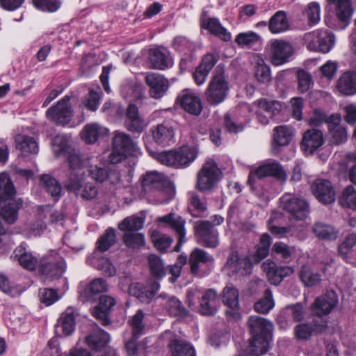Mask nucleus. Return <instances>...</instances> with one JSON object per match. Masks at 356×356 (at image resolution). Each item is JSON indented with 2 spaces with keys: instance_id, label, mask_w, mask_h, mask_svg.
I'll list each match as a JSON object with an SVG mask.
<instances>
[{
  "instance_id": "nucleus-1",
  "label": "nucleus",
  "mask_w": 356,
  "mask_h": 356,
  "mask_svg": "<svg viewBox=\"0 0 356 356\" xmlns=\"http://www.w3.org/2000/svg\"><path fill=\"white\" fill-rule=\"evenodd\" d=\"M155 159L161 163L175 168H182L189 165L197 157L193 148L182 146L178 149L156 153Z\"/></svg>"
},
{
  "instance_id": "nucleus-2",
  "label": "nucleus",
  "mask_w": 356,
  "mask_h": 356,
  "mask_svg": "<svg viewBox=\"0 0 356 356\" xmlns=\"http://www.w3.org/2000/svg\"><path fill=\"white\" fill-rule=\"evenodd\" d=\"M229 90V86L224 69L218 66L205 91L206 99L211 105H218L225 101Z\"/></svg>"
},
{
  "instance_id": "nucleus-3",
  "label": "nucleus",
  "mask_w": 356,
  "mask_h": 356,
  "mask_svg": "<svg viewBox=\"0 0 356 356\" xmlns=\"http://www.w3.org/2000/svg\"><path fill=\"white\" fill-rule=\"evenodd\" d=\"M194 234L199 245L211 249L216 248L219 245V233L213 223L209 220L195 222Z\"/></svg>"
},
{
  "instance_id": "nucleus-4",
  "label": "nucleus",
  "mask_w": 356,
  "mask_h": 356,
  "mask_svg": "<svg viewBox=\"0 0 356 356\" xmlns=\"http://www.w3.org/2000/svg\"><path fill=\"white\" fill-rule=\"evenodd\" d=\"M282 209L287 212L290 218L297 220L305 219L309 213L307 200L291 193H285L280 198Z\"/></svg>"
},
{
  "instance_id": "nucleus-5",
  "label": "nucleus",
  "mask_w": 356,
  "mask_h": 356,
  "mask_svg": "<svg viewBox=\"0 0 356 356\" xmlns=\"http://www.w3.org/2000/svg\"><path fill=\"white\" fill-rule=\"evenodd\" d=\"M213 257L199 248H195L189 255L188 264L191 273L197 277H202L207 275L213 264Z\"/></svg>"
},
{
  "instance_id": "nucleus-6",
  "label": "nucleus",
  "mask_w": 356,
  "mask_h": 356,
  "mask_svg": "<svg viewBox=\"0 0 356 356\" xmlns=\"http://www.w3.org/2000/svg\"><path fill=\"white\" fill-rule=\"evenodd\" d=\"M220 170L216 163L208 160L197 173L196 188L201 192L211 191L220 180Z\"/></svg>"
},
{
  "instance_id": "nucleus-7",
  "label": "nucleus",
  "mask_w": 356,
  "mask_h": 356,
  "mask_svg": "<svg viewBox=\"0 0 356 356\" xmlns=\"http://www.w3.org/2000/svg\"><path fill=\"white\" fill-rule=\"evenodd\" d=\"M70 97L65 96L54 106H51L46 112L47 119L51 120L57 125H65L68 124L73 115Z\"/></svg>"
},
{
  "instance_id": "nucleus-8",
  "label": "nucleus",
  "mask_w": 356,
  "mask_h": 356,
  "mask_svg": "<svg viewBox=\"0 0 356 356\" xmlns=\"http://www.w3.org/2000/svg\"><path fill=\"white\" fill-rule=\"evenodd\" d=\"M66 265L63 259H56L52 256L43 257L39 261V273L44 281L60 278L65 270Z\"/></svg>"
},
{
  "instance_id": "nucleus-9",
  "label": "nucleus",
  "mask_w": 356,
  "mask_h": 356,
  "mask_svg": "<svg viewBox=\"0 0 356 356\" xmlns=\"http://www.w3.org/2000/svg\"><path fill=\"white\" fill-rule=\"evenodd\" d=\"M51 144L56 156H58L63 153L67 154V162L70 168L72 171L79 170L82 168L83 160L82 159L79 151L67 147V143L63 136H56L52 140Z\"/></svg>"
},
{
  "instance_id": "nucleus-10",
  "label": "nucleus",
  "mask_w": 356,
  "mask_h": 356,
  "mask_svg": "<svg viewBox=\"0 0 356 356\" xmlns=\"http://www.w3.org/2000/svg\"><path fill=\"white\" fill-rule=\"evenodd\" d=\"M327 330V321L322 319H313L309 322L297 325L294 328V334L298 340H309L312 335L325 333Z\"/></svg>"
},
{
  "instance_id": "nucleus-11",
  "label": "nucleus",
  "mask_w": 356,
  "mask_h": 356,
  "mask_svg": "<svg viewBox=\"0 0 356 356\" xmlns=\"http://www.w3.org/2000/svg\"><path fill=\"white\" fill-rule=\"evenodd\" d=\"M253 264L251 258H240L237 252L232 251L227 257L225 268L230 275L244 276L251 273Z\"/></svg>"
},
{
  "instance_id": "nucleus-12",
  "label": "nucleus",
  "mask_w": 356,
  "mask_h": 356,
  "mask_svg": "<svg viewBox=\"0 0 356 356\" xmlns=\"http://www.w3.org/2000/svg\"><path fill=\"white\" fill-rule=\"evenodd\" d=\"M156 221L159 223L163 224L165 227L171 228L177 234L178 241L174 250L179 252L181 245L186 241L185 220L180 216L171 212L167 215L159 217Z\"/></svg>"
},
{
  "instance_id": "nucleus-13",
  "label": "nucleus",
  "mask_w": 356,
  "mask_h": 356,
  "mask_svg": "<svg viewBox=\"0 0 356 356\" xmlns=\"http://www.w3.org/2000/svg\"><path fill=\"white\" fill-rule=\"evenodd\" d=\"M337 304V294L333 291H329L314 300L311 305V311L313 315L321 317L329 314Z\"/></svg>"
},
{
  "instance_id": "nucleus-14",
  "label": "nucleus",
  "mask_w": 356,
  "mask_h": 356,
  "mask_svg": "<svg viewBox=\"0 0 356 356\" xmlns=\"http://www.w3.org/2000/svg\"><path fill=\"white\" fill-rule=\"evenodd\" d=\"M270 47V60L275 66L287 63L294 52L291 44L282 40H272Z\"/></svg>"
},
{
  "instance_id": "nucleus-15",
  "label": "nucleus",
  "mask_w": 356,
  "mask_h": 356,
  "mask_svg": "<svg viewBox=\"0 0 356 356\" xmlns=\"http://www.w3.org/2000/svg\"><path fill=\"white\" fill-rule=\"evenodd\" d=\"M306 38L309 40V47L311 49L323 53L328 52L334 42V37L332 33L319 30L307 34Z\"/></svg>"
},
{
  "instance_id": "nucleus-16",
  "label": "nucleus",
  "mask_w": 356,
  "mask_h": 356,
  "mask_svg": "<svg viewBox=\"0 0 356 356\" xmlns=\"http://www.w3.org/2000/svg\"><path fill=\"white\" fill-rule=\"evenodd\" d=\"M311 190L315 197L324 204H330L335 201L334 189L327 179H316L312 184Z\"/></svg>"
},
{
  "instance_id": "nucleus-17",
  "label": "nucleus",
  "mask_w": 356,
  "mask_h": 356,
  "mask_svg": "<svg viewBox=\"0 0 356 356\" xmlns=\"http://www.w3.org/2000/svg\"><path fill=\"white\" fill-rule=\"evenodd\" d=\"M177 102L187 113L199 115L202 111L201 99L189 89H185L179 95Z\"/></svg>"
},
{
  "instance_id": "nucleus-18",
  "label": "nucleus",
  "mask_w": 356,
  "mask_h": 356,
  "mask_svg": "<svg viewBox=\"0 0 356 356\" xmlns=\"http://www.w3.org/2000/svg\"><path fill=\"white\" fill-rule=\"evenodd\" d=\"M261 268L266 273L269 282L274 285L280 284L284 277L292 275L294 272L291 266H277L270 259L264 261Z\"/></svg>"
},
{
  "instance_id": "nucleus-19",
  "label": "nucleus",
  "mask_w": 356,
  "mask_h": 356,
  "mask_svg": "<svg viewBox=\"0 0 356 356\" xmlns=\"http://www.w3.org/2000/svg\"><path fill=\"white\" fill-rule=\"evenodd\" d=\"M324 144L323 132L317 129L307 130L301 142V149L306 155H311Z\"/></svg>"
},
{
  "instance_id": "nucleus-20",
  "label": "nucleus",
  "mask_w": 356,
  "mask_h": 356,
  "mask_svg": "<svg viewBox=\"0 0 356 356\" xmlns=\"http://www.w3.org/2000/svg\"><path fill=\"white\" fill-rule=\"evenodd\" d=\"M239 293L233 285L226 286L222 291V302L229 307L225 314L234 319H240Z\"/></svg>"
},
{
  "instance_id": "nucleus-21",
  "label": "nucleus",
  "mask_w": 356,
  "mask_h": 356,
  "mask_svg": "<svg viewBox=\"0 0 356 356\" xmlns=\"http://www.w3.org/2000/svg\"><path fill=\"white\" fill-rule=\"evenodd\" d=\"M145 83L149 86V93L154 99H160L169 88V81L163 75L158 73H148L145 76Z\"/></svg>"
},
{
  "instance_id": "nucleus-22",
  "label": "nucleus",
  "mask_w": 356,
  "mask_h": 356,
  "mask_svg": "<svg viewBox=\"0 0 356 356\" xmlns=\"http://www.w3.org/2000/svg\"><path fill=\"white\" fill-rule=\"evenodd\" d=\"M159 283L156 281H153L147 286H143L140 283H131L129 287V293L131 296H135L140 302L148 303L149 302L159 289Z\"/></svg>"
},
{
  "instance_id": "nucleus-23",
  "label": "nucleus",
  "mask_w": 356,
  "mask_h": 356,
  "mask_svg": "<svg viewBox=\"0 0 356 356\" xmlns=\"http://www.w3.org/2000/svg\"><path fill=\"white\" fill-rule=\"evenodd\" d=\"M250 332L253 337H272L273 324L267 319L250 316L248 321Z\"/></svg>"
},
{
  "instance_id": "nucleus-24",
  "label": "nucleus",
  "mask_w": 356,
  "mask_h": 356,
  "mask_svg": "<svg viewBox=\"0 0 356 356\" xmlns=\"http://www.w3.org/2000/svg\"><path fill=\"white\" fill-rule=\"evenodd\" d=\"M327 1L329 9L334 13L336 17L345 24L349 23L353 13L351 0Z\"/></svg>"
},
{
  "instance_id": "nucleus-25",
  "label": "nucleus",
  "mask_w": 356,
  "mask_h": 356,
  "mask_svg": "<svg viewBox=\"0 0 356 356\" xmlns=\"http://www.w3.org/2000/svg\"><path fill=\"white\" fill-rule=\"evenodd\" d=\"M220 305L218 293L213 289L204 291L200 299V312L204 316H214Z\"/></svg>"
},
{
  "instance_id": "nucleus-26",
  "label": "nucleus",
  "mask_w": 356,
  "mask_h": 356,
  "mask_svg": "<svg viewBox=\"0 0 356 356\" xmlns=\"http://www.w3.org/2000/svg\"><path fill=\"white\" fill-rule=\"evenodd\" d=\"M11 257L23 268L29 271L34 270L38 264L37 257L33 255L24 244L17 246L14 250Z\"/></svg>"
},
{
  "instance_id": "nucleus-27",
  "label": "nucleus",
  "mask_w": 356,
  "mask_h": 356,
  "mask_svg": "<svg viewBox=\"0 0 356 356\" xmlns=\"http://www.w3.org/2000/svg\"><path fill=\"white\" fill-rule=\"evenodd\" d=\"M124 125L128 131L141 134L145 129L144 119L139 115L138 107L131 104L127 109Z\"/></svg>"
},
{
  "instance_id": "nucleus-28",
  "label": "nucleus",
  "mask_w": 356,
  "mask_h": 356,
  "mask_svg": "<svg viewBox=\"0 0 356 356\" xmlns=\"http://www.w3.org/2000/svg\"><path fill=\"white\" fill-rule=\"evenodd\" d=\"M115 298L110 296H102L99 304L94 308L93 315L103 325H108L111 321L108 314L111 309L115 305Z\"/></svg>"
},
{
  "instance_id": "nucleus-29",
  "label": "nucleus",
  "mask_w": 356,
  "mask_h": 356,
  "mask_svg": "<svg viewBox=\"0 0 356 356\" xmlns=\"http://www.w3.org/2000/svg\"><path fill=\"white\" fill-rule=\"evenodd\" d=\"M108 290V284L105 280L97 278L93 280L86 287L80 292L79 300L84 302H93L96 296Z\"/></svg>"
},
{
  "instance_id": "nucleus-30",
  "label": "nucleus",
  "mask_w": 356,
  "mask_h": 356,
  "mask_svg": "<svg viewBox=\"0 0 356 356\" xmlns=\"http://www.w3.org/2000/svg\"><path fill=\"white\" fill-rule=\"evenodd\" d=\"M153 140L158 145H167L173 140L175 131L168 122L164 121L151 129Z\"/></svg>"
},
{
  "instance_id": "nucleus-31",
  "label": "nucleus",
  "mask_w": 356,
  "mask_h": 356,
  "mask_svg": "<svg viewBox=\"0 0 356 356\" xmlns=\"http://www.w3.org/2000/svg\"><path fill=\"white\" fill-rule=\"evenodd\" d=\"M168 184L164 174L154 171L146 173L143 180V188L145 192L153 190L163 191Z\"/></svg>"
},
{
  "instance_id": "nucleus-32",
  "label": "nucleus",
  "mask_w": 356,
  "mask_h": 356,
  "mask_svg": "<svg viewBox=\"0 0 356 356\" xmlns=\"http://www.w3.org/2000/svg\"><path fill=\"white\" fill-rule=\"evenodd\" d=\"M159 297L165 300L164 307L170 316L179 318H185L189 316V312L175 296H169L166 293H161Z\"/></svg>"
},
{
  "instance_id": "nucleus-33",
  "label": "nucleus",
  "mask_w": 356,
  "mask_h": 356,
  "mask_svg": "<svg viewBox=\"0 0 356 356\" xmlns=\"http://www.w3.org/2000/svg\"><path fill=\"white\" fill-rule=\"evenodd\" d=\"M260 178L272 176L282 181L286 179V174L278 162L268 161L257 168Z\"/></svg>"
},
{
  "instance_id": "nucleus-34",
  "label": "nucleus",
  "mask_w": 356,
  "mask_h": 356,
  "mask_svg": "<svg viewBox=\"0 0 356 356\" xmlns=\"http://www.w3.org/2000/svg\"><path fill=\"white\" fill-rule=\"evenodd\" d=\"M202 26L208 30L211 34L220 38L225 42L230 41L232 36L227 29L222 26L218 19L208 17L202 22Z\"/></svg>"
},
{
  "instance_id": "nucleus-35",
  "label": "nucleus",
  "mask_w": 356,
  "mask_h": 356,
  "mask_svg": "<svg viewBox=\"0 0 356 356\" xmlns=\"http://www.w3.org/2000/svg\"><path fill=\"white\" fill-rule=\"evenodd\" d=\"M108 134V129L98 123L86 124L81 131V138L88 144H93L99 138Z\"/></svg>"
},
{
  "instance_id": "nucleus-36",
  "label": "nucleus",
  "mask_w": 356,
  "mask_h": 356,
  "mask_svg": "<svg viewBox=\"0 0 356 356\" xmlns=\"http://www.w3.org/2000/svg\"><path fill=\"white\" fill-rule=\"evenodd\" d=\"M337 88L344 95L356 94V72H344L337 81Z\"/></svg>"
},
{
  "instance_id": "nucleus-37",
  "label": "nucleus",
  "mask_w": 356,
  "mask_h": 356,
  "mask_svg": "<svg viewBox=\"0 0 356 356\" xmlns=\"http://www.w3.org/2000/svg\"><path fill=\"white\" fill-rule=\"evenodd\" d=\"M92 178L98 182H103L109 179L111 183L118 182L120 179V173L115 170L98 167L97 165L91 166L89 170Z\"/></svg>"
},
{
  "instance_id": "nucleus-38",
  "label": "nucleus",
  "mask_w": 356,
  "mask_h": 356,
  "mask_svg": "<svg viewBox=\"0 0 356 356\" xmlns=\"http://www.w3.org/2000/svg\"><path fill=\"white\" fill-rule=\"evenodd\" d=\"M113 147L115 149H119L127 154H130L136 149V143L129 135L116 131L113 138Z\"/></svg>"
},
{
  "instance_id": "nucleus-39",
  "label": "nucleus",
  "mask_w": 356,
  "mask_h": 356,
  "mask_svg": "<svg viewBox=\"0 0 356 356\" xmlns=\"http://www.w3.org/2000/svg\"><path fill=\"white\" fill-rule=\"evenodd\" d=\"M86 341L90 348L99 351L106 346L110 341V337L103 330L98 329L88 335Z\"/></svg>"
},
{
  "instance_id": "nucleus-40",
  "label": "nucleus",
  "mask_w": 356,
  "mask_h": 356,
  "mask_svg": "<svg viewBox=\"0 0 356 356\" xmlns=\"http://www.w3.org/2000/svg\"><path fill=\"white\" fill-rule=\"evenodd\" d=\"M271 243L272 238L268 234L264 233L261 236L256 250L250 257L254 264H259L268 255Z\"/></svg>"
},
{
  "instance_id": "nucleus-41",
  "label": "nucleus",
  "mask_w": 356,
  "mask_h": 356,
  "mask_svg": "<svg viewBox=\"0 0 356 356\" xmlns=\"http://www.w3.org/2000/svg\"><path fill=\"white\" fill-rule=\"evenodd\" d=\"M289 24L284 11L276 12L268 22V29L272 33H280L289 29Z\"/></svg>"
},
{
  "instance_id": "nucleus-42",
  "label": "nucleus",
  "mask_w": 356,
  "mask_h": 356,
  "mask_svg": "<svg viewBox=\"0 0 356 356\" xmlns=\"http://www.w3.org/2000/svg\"><path fill=\"white\" fill-rule=\"evenodd\" d=\"M312 231L316 237L322 240L334 241L339 234V231L333 226L320 222L314 224Z\"/></svg>"
},
{
  "instance_id": "nucleus-43",
  "label": "nucleus",
  "mask_w": 356,
  "mask_h": 356,
  "mask_svg": "<svg viewBox=\"0 0 356 356\" xmlns=\"http://www.w3.org/2000/svg\"><path fill=\"white\" fill-rule=\"evenodd\" d=\"M272 337H253L248 347L247 353L252 356H260L265 354L269 349V343Z\"/></svg>"
},
{
  "instance_id": "nucleus-44",
  "label": "nucleus",
  "mask_w": 356,
  "mask_h": 356,
  "mask_svg": "<svg viewBox=\"0 0 356 356\" xmlns=\"http://www.w3.org/2000/svg\"><path fill=\"white\" fill-rule=\"evenodd\" d=\"M40 184L50 194V195L58 200L62 194L60 184L49 175H42L40 177Z\"/></svg>"
},
{
  "instance_id": "nucleus-45",
  "label": "nucleus",
  "mask_w": 356,
  "mask_h": 356,
  "mask_svg": "<svg viewBox=\"0 0 356 356\" xmlns=\"http://www.w3.org/2000/svg\"><path fill=\"white\" fill-rule=\"evenodd\" d=\"M22 200H10L8 203L4 204L1 208V216L5 221L9 224L14 223L18 217V210L22 206Z\"/></svg>"
},
{
  "instance_id": "nucleus-46",
  "label": "nucleus",
  "mask_w": 356,
  "mask_h": 356,
  "mask_svg": "<svg viewBox=\"0 0 356 356\" xmlns=\"http://www.w3.org/2000/svg\"><path fill=\"white\" fill-rule=\"evenodd\" d=\"M16 148L24 154H36L38 151V143L31 136L17 135L15 137Z\"/></svg>"
},
{
  "instance_id": "nucleus-47",
  "label": "nucleus",
  "mask_w": 356,
  "mask_h": 356,
  "mask_svg": "<svg viewBox=\"0 0 356 356\" xmlns=\"http://www.w3.org/2000/svg\"><path fill=\"white\" fill-rule=\"evenodd\" d=\"M58 326L62 327L63 332L66 335L71 334L75 327L74 309L72 307H68L65 312L62 314L58 322Z\"/></svg>"
},
{
  "instance_id": "nucleus-48",
  "label": "nucleus",
  "mask_w": 356,
  "mask_h": 356,
  "mask_svg": "<svg viewBox=\"0 0 356 356\" xmlns=\"http://www.w3.org/2000/svg\"><path fill=\"white\" fill-rule=\"evenodd\" d=\"M275 306L272 291L267 289L264 291V296L254 305V310L260 314H268Z\"/></svg>"
},
{
  "instance_id": "nucleus-49",
  "label": "nucleus",
  "mask_w": 356,
  "mask_h": 356,
  "mask_svg": "<svg viewBox=\"0 0 356 356\" xmlns=\"http://www.w3.org/2000/svg\"><path fill=\"white\" fill-rule=\"evenodd\" d=\"M172 356H195L193 347L187 341L175 339L170 343Z\"/></svg>"
},
{
  "instance_id": "nucleus-50",
  "label": "nucleus",
  "mask_w": 356,
  "mask_h": 356,
  "mask_svg": "<svg viewBox=\"0 0 356 356\" xmlns=\"http://www.w3.org/2000/svg\"><path fill=\"white\" fill-rule=\"evenodd\" d=\"M144 222L145 219L143 218L131 216L125 218L120 222L118 228L120 230L125 232V233L128 232H137L143 227Z\"/></svg>"
},
{
  "instance_id": "nucleus-51",
  "label": "nucleus",
  "mask_w": 356,
  "mask_h": 356,
  "mask_svg": "<svg viewBox=\"0 0 356 356\" xmlns=\"http://www.w3.org/2000/svg\"><path fill=\"white\" fill-rule=\"evenodd\" d=\"M151 275L156 280H161L166 273V268L161 258L155 254L148 257Z\"/></svg>"
},
{
  "instance_id": "nucleus-52",
  "label": "nucleus",
  "mask_w": 356,
  "mask_h": 356,
  "mask_svg": "<svg viewBox=\"0 0 356 356\" xmlns=\"http://www.w3.org/2000/svg\"><path fill=\"white\" fill-rule=\"evenodd\" d=\"M15 190L9 177L4 173L0 174V202L11 200Z\"/></svg>"
},
{
  "instance_id": "nucleus-53",
  "label": "nucleus",
  "mask_w": 356,
  "mask_h": 356,
  "mask_svg": "<svg viewBox=\"0 0 356 356\" xmlns=\"http://www.w3.org/2000/svg\"><path fill=\"white\" fill-rule=\"evenodd\" d=\"M300 278L307 287L314 286L321 281V276L318 273H314L310 266L303 265L299 273Z\"/></svg>"
},
{
  "instance_id": "nucleus-54",
  "label": "nucleus",
  "mask_w": 356,
  "mask_h": 356,
  "mask_svg": "<svg viewBox=\"0 0 356 356\" xmlns=\"http://www.w3.org/2000/svg\"><path fill=\"white\" fill-rule=\"evenodd\" d=\"M149 62L151 67L157 70H165L170 65L168 56L159 49L150 51Z\"/></svg>"
},
{
  "instance_id": "nucleus-55",
  "label": "nucleus",
  "mask_w": 356,
  "mask_h": 356,
  "mask_svg": "<svg viewBox=\"0 0 356 356\" xmlns=\"http://www.w3.org/2000/svg\"><path fill=\"white\" fill-rule=\"evenodd\" d=\"M123 242L131 249H140L145 244V236L142 233L128 232L123 236Z\"/></svg>"
},
{
  "instance_id": "nucleus-56",
  "label": "nucleus",
  "mask_w": 356,
  "mask_h": 356,
  "mask_svg": "<svg viewBox=\"0 0 356 356\" xmlns=\"http://www.w3.org/2000/svg\"><path fill=\"white\" fill-rule=\"evenodd\" d=\"M281 216V213L277 211H274L271 213L270 217L268 220V229L270 232L275 236L279 237H284L288 234H293V227H279L274 225V221Z\"/></svg>"
},
{
  "instance_id": "nucleus-57",
  "label": "nucleus",
  "mask_w": 356,
  "mask_h": 356,
  "mask_svg": "<svg viewBox=\"0 0 356 356\" xmlns=\"http://www.w3.org/2000/svg\"><path fill=\"white\" fill-rule=\"evenodd\" d=\"M292 137L291 130L286 126H278L274 129L273 140L276 145H287Z\"/></svg>"
},
{
  "instance_id": "nucleus-58",
  "label": "nucleus",
  "mask_w": 356,
  "mask_h": 356,
  "mask_svg": "<svg viewBox=\"0 0 356 356\" xmlns=\"http://www.w3.org/2000/svg\"><path fill=\"white\" fill-rule=\"evenodd\" d=\"M339 201L343 207L356 209V191L353 186H348L343 190Z\"/></svg>"
},
{
  "instance_id": "nucleus-59",
  "label": "nucleus",
  "mask_w": 356,
  "mask_h": 356,
  "mask_svg": "<svg viewBox=\"0 0 356 356\" xmlns=\"http://www.w3.org/2000/svg\"><path fill=\"white\" fill-rule=\"evenodd\" d=\"M116 242V234L114 229L109 228L97 241L98 249L101 252L108 250Z\"/></svg>"
},
{
  "instance_id": "nucleus-60",
  "label": "nucleus",
  "mask_w": 356,
  "mask_h": 356,
  "mask_svg": "<svg viewBox=\"0 0 356 356\" xmlns=\"http://www.w3.org/2000/svg\"><path fill=\"white\" fill-rule=\"evenodd\" d=\"M235 41L239 45L251 47L261 42V37L253 31H249L239 33Z\"/></svg>"
},
{
  "instance_id": "nucleus-61",
  "label": "nucleus",
  "mask_w": 356,
  "mask_h": 356,
  "mask_svg": "<svg viewBox=\"0 0 356 356\" xmlns=\"http://www.w3.org/2000/svg\"><path fill=\"white\" fill-rule=\"evenodd\" d=\"M258 106L260 111L272 118L282 109V105L278 102L268 101L265 99L259 100Z\"/></svg>"
},
{
  "instance_id": "nucleus-62",
  "label": "nucleus",
  "mask_w": 356,
  "mask_h": 356,
  "mask_svg": "<svg viewBox=\"0 0 356 356\" xmlns=\"http://www.w3.org/2000/svg\"><path fill=\"white\" fill-rule=\"evenodd\" d=\"M151 239L155 248L161 252H164L170 247L173 240L170 236L161 234L159 232H154L152 234Z\"/></svg>"
},
{
  "instance_id": "nucleus-63",
  "label": "nucleus",
  "mask_w": 356,
  "mask_h": 356,
  "mask_svg": "<svg viewBox=\"0 0 356 356\" xmlns=\"http://www.w3.org/2000/svg\"><path fill=\"white\" fill-rule=\"evenodd\" d=\"M297 79L298 82V89L301 93L307 92L313 84L311 74L304 70H299L297 72Z\"/></svg>"
},
{
  "instance_id": "nucleus-64",
  "label": "nucleus",
  "mask_w": 356,
  "mask_h": 356,
  "mask_svg": "<svg viewBox=\"0 0 356 356\" xmlns=\"http://www.w3.org/2000/svg\"><path fill=\"white\" fill-rule=\"evenodd\" d=\"M330 141L333 145H340L347 140V131L344 127H335L329 130Z\"/></svg>"
}]
</instances>
